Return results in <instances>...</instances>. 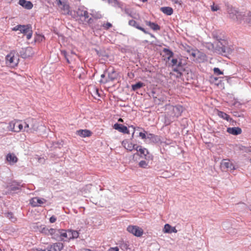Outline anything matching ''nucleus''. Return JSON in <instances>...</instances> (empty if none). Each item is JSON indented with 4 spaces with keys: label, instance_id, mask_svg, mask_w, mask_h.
I'll return each instance as SVG.
<instances>
[{
    "label": "nucleus",
    "instance_id": "f257e3e1",
    "mask_svg": "<svg viewBox=\"0 0 251 251\" xmlns=\"http://www.w3.org/2000/svg\"><path fill=\"white\" fill-rule=\"evenodd\" d=\"M212 45L214 51L227 57L233 51L231 48L228 47L227 41L224 39L217 40Z\"/></svg>",
    "mask_w": 251,
    "mask_h": 251
},
{
    "label": "nucleus",
    "instance_id": "f03ea898",
    "mask_svg": "<svg viewBox=\"0 0 251 251\" xmlns=\"http://www.w3.org/2000/svg\"><path fill=\"white\" fill-rule=\"evenodd\" d=\"M13 31L19 30L21 33L26 36L27 40L30 39L32 35V30L30 25H17L12 28Z\"/></svg>",
    "mask_w": 251,
    "mask_h": 251
},
{
    "label": "nucleus",
    "instance_id": "7ed1b4c3",
    "mask_svg": "<svg viewBox=\"0 0 251 251\" xmlns=\"http://www.w3.org/2000/svg\"><path fill=\"white\" fill-rule=\"evenodd\" d=\"M23 127L24 124L22 121L14 120L8 123L7 129L10 131L19 132L23 130Z\"/></svg>",
    "mask_w": 251,
    "mask_h": 251
},
{
    "label": "nucleus",
    "instance_id": "20e7f679",
    "mask_svg": "<svg viewBox=\"0 0 251 251\" xmlns=\"http://www.w3.org/2000/svg\"><path fill=\"white\" fill-rule=\"evenodd\" d=\"M166 110H168L167 112L168 115L171 117H178L180 116L182 112L183 111V107L181 106H173V105H167L166 107Z\"/></svg>",
    "mask_w": 251,
    "mask_h": 251
},
{
    "label": "nucleus",
    "instance_id": "39448f33",
    "mask_svg": "<svg viewBox=\"0 0 251 251\" xmlns=\"http://www.w3.org/2000/svg\"><path fill=\"white\" fill-rule=\"evenodd\" d=\"M23 124H24L23 129L22 131L23 132L30 133L38 130V124L34 120H31V123L23 122Z\"/></svg>",
    "mask_w": 251,
    "mask_h": 251
},
{
    "label": "nucleus",
    "instance_id": "423d86ee",
    "mask_svg": "<svg viewBox=\"0 0 251 251\" xmlns=\"http://www.w3.org/2000/svg\"><path fill=\"white\" fill-rule=\"evenodd\" d=\"M108 79H104L105 75L102 74L101 75V79L100 82L101 83H106L110 81H113L116 79L118 77V73L113 70V68H109L107 70Z\"/></svg>",
    "mask_w": 251,
    "mask_h": 251
},
{
    "label": "nucleus",
    "instance_id": "0eeeda50",
    "mask_svg": "<svg viewBox=\"0 0 251 251\" xmlns=\"http://www.w3.org/2000/svg\"><path fill=\"white\" fill-rule=\"evenodd\" d=\"M77 15L79 17V19L83 22V24L91 23L92 19L89 18V13L84 8H79L77 11Z\"/></svg>",
    "mask_w": 251,
    "mask_h": 251
},
{
    "label": "nucleus",
    "instance_id": "6e6552de",
    "mask_svg": "<svg viewBox=\"0 0 251 251\" xmlns=\"http://www.w3.org/2000/svg\"><path fill=\"white\" fill-rule=\"evenodd\" d=\"M57 5L62 14L64 15H68L70 13V6L67 3L66 0H56Z\"/></svg>",
    "mask_w": 251,
    "mask_h": 251
},
{
    "label": "nucleus",
    "instance_id": "1a4fd4ad",
    "mask_svg": "<svg viewBox=\"0 0 251 251\" xmlns=\"http://www.w3.org/2000/svg\"><path fill=\"white\" fill-rule=\"evenodd\" d=\"M126 230L136 237H141L143 234V229L136 226L130 225L127 226Z\"/></svg>",
    "mask_w": 251,
    "mask_h": 251
},
{
    "label": "nucleus",
    "instance_id": "9d476101",
    "mask_svg": "<svg viewBox=\"0 0 251 251\" xmlns=\"http://www.w3.org/2000/svg\"><path fill=\"white\" fill-rule=\"evenodd\" d=\"M187 52L189 54V57L194 61H198L197 58L198 57H202L203 58L205 57V55L203 53L200 52L198 50L190 49V48H189V49L187 50Z\"/></svg>",
    "mask_w": 251,
    "mask_h": 251
},
{
    "label": "nucleus",
    "instance_id": "9b49d317",
    "mask_svg": "<svg viewBox=\"0 0 251 251\" xmlns=\"http://www.w3.org/2000/svg\"><path fill=\"white\" fill-rule=\"evenodd\" d=\"M135 150L139 152V155L141 157H144L147 160H152V156L150 154L146 148H142L141 146H137Z\"/></svg>",
    "mask_w": 251,
    "mask_h": 251
},
{
    "label": "nucleus",
    "instance_id": "f8f14e48",
    "mask_svg": "<svg viewBox=\"0 0 251 251\" xmlns=\"http://www.w3.org/2000/svg\"><path fill=\"white\" fill-rule=\"evenodd\" d=\"M173 53L172 51L170 50H169L165 49L163 50V54L162 55V57L164 61L166 63L171 61L172 63H176L177 60L176 59H174L173 58Z\"/></svg>",
    "mask_w": 251,
    "mask_h": 251
},
{
    "label": "nucleus",
    "instance_id": "ddd939ff",
    "mask_svg": "<svg viewBox=\"0 0 251 251\" xmlns=\"http://www.w3.org/2000/svg\"><path fill=\"white\" fill-rule=\"evenodd\" d=\"M6 61L9 63H14L19 61V55L15 50L11 51L5 57Z\"/></svg>",
    "mask_w": 251,
    "mask_h": 251
},
{
    "label": "nucleus",
    "instance_id": "4468645a",
    "mask_svg": "<svg viewBox=\"0 0 251 251\" xmlns=\"http://www.w3.org/2000/svg\"><path fill=\"white\" fill-rule=\"evenodd\" d=\"M221 167L233 171L236 169L234 165L228 159H223L221 163Z\"/></svg>",
    "mask_w": 251,
    "mask_h": 251
},
{
    "label": "nucleus",
    "instance_id": "2eb2a0df",
    "mask_svg": "<svg viewBox=\"0 0 251 251\" xmlns=\"http://www.w3.org/2000/svg\"><path fill=\"white\" fill-rule=\"evenodd\" d=\"M47 201L43 198L34 197L30 200V204L34 207L41 206L46 202Z\"/></svg>",
    "mask_w": 251,
    "mask_h": 251
},
{
    "label": "nucleus",
    "instance_id": "dca6fc26",
    "mask_svg": "<svg viewBox=\"0 0 251 251\" xmlns=\"http://www.w3.org/2000/svg\"><path fill=\"white\" fill-rule=\"evenodd\" d=\"M172 69L177 73L176 76H180L182 72L184 71L181 64H173L171 66Z\"/></svg>",
    "mask_w": 251,
    "mask_h": 251
},
{
    "label": "nucleus",
    "instance_id": "f3484780",
    "mask_svg": "<svg viewBox=\"0 0 251 251\" xmlns=\"http://www.w3.org/2000/svg\"><path fill=\"white\" fill-rule=\"evenodd\" d=\"M122 145L126 150L129 151H132L134 149L135 150L136 146H137L136 145L133 144L127 140H124L122 142Z\"/></svg>",
    "mask_w": 251,
    "mask_h": 251
},
{
    "label": "nucleus",
    "instance_id": "a211bd4d",
    "mask_svg": "<svg viewBox=\"0 0 251 251\" xmlns=\"http://www.w3.org/2000/svg\"><path fill=\"white\" fill-rule=\"evenodd\" d=\"M113 128L115 129H116L118 130L119 131L122 132L123 133H128L129 130L127 129V127L123 126L121 124H119L117 123H116L113 126Z\"/></svg>",
    "mask_w": 251,
    "mask_h": 251
},
{
    "label": "nucleus",
    "instance_id": "6ab92c4d",
    "mask_svg": "<svg viewBox=\"0 0 251 251\" xmlns=\"http://www.w3.org/2000/svg\"><path fill=\"white\" fill-rule=\"evenodd\" d=\"M163 232L164 233H176L177 230L175 227L172 226L170 225L166 224L164 225L163 229Z\"/></svg>",
    "mask_w": 251,
    "mask_h": 251
},
{
    "label": "nucleus",
    "instance_id": "aec40b11",
    "mask_svg": "<svg viewBox=\"0 0 251 251\" xmlns=\"http://www.w3.org/2000/svg\"><path fill=\"white\" fill-rule=\"evenodd\" d=\"M226 131L230 134L238 135L242 133V129L239 127H228Z\"/></svg>",
    "mask_w": 251,
    "mask_h": 251
},
{
    "label": "nucleus",
    "instance_id": "412c9836",
    "mask_svg": "<svg viewBox=\"0 0 251 251\" xmlns=\"http://www.w3.org/2000/svg\"><path fill=\"white\" fill-rule=\"evenodd\" d=\"M21 187L20 183L15 181H12L10 182L7 186L8 189L11 191L19 190Z\"/></svg>",
    "mask_w": 251,
    "mask_h": 251
},
{
    "label": "nucleus",
    "instance_id": "4be33fe9",
    "mask_svg": "<svg viewBox=\"0 0 251 251\" xmlns=\"http://www.w3.org/2000/svg\"><path fill=\"white\" fill-rule=\"evenodd\" d=\"M19 4L27 9H31L33 7L32 2L26 0H19Z\"/></svg>",
    "mask_w": 251,
    "mask_h": 251
},
{
    "label": "nucleus",
    "instance_id": "5701e85b",
    "mask_svg": "<svg viewBox=\"0 0 251 251\" xmlns=\"http://www.w3.org/2000/svg\"><path fill=\"white\" fill-rule=\"evenodd\" d=\"M6 160L10 164H14L16 163L18 161V158L16 156L14 153H8L6 155Z\"/></svg>",
    "mask_w": 251,
    "mask_h": 251
},
{
    "label": "nucleus",
    "instance_id": "b1692460",
    "mask_svg": "<svg viewBox=\"0 0 251 251\" xmlns=\"http://www.w3.org/2000/svg\"><path fill=\"white\" fill-rule=\"evenodd\" d=\"M128 24L130 26L135 27V28L140 30L141 31H143L144 33L148 34V32L144 28L142 27L141 26H140L135 20H129L128 22Z\"/></svg>",
    "mask_w": 251,
    "mask_h": 251
},
{
    "label": "nucleus",
    "instance_id": "393cba45",
    "mask_svg": "<svg viewBox=\"0 0 251 251\" xmlns=\"http://www.w3.org/2000/svg\"><path fill=\"white\" fill-rule=\"evenodd\" d=\"M145 22L147 25L150 26L151 29L154 31L159 30L160 29V26L156 23L148 21H146Z\"/></svg>",
    "mask_w": 251,
    "mask_h": 251
},
{
    "label": "nucleus",
    "instance_id": "a878e982",
    "mask_svg": "<svg viewBox=\"0 0 251 251\" xmlns=\"http://www.w3.org/2000/svg\"><path fill=\"white\" fill-rule=\"evenodd\" d=\"M77 134L82 137H86L91 136V132L87 129L79 130L77 131Z\"/></svg>",
    "mask_w": 251,
    "mask_h": 251
},
{
    "label": "nucleus",
    "instance_id": "bb28decb",
    "mask_svg": "<svg viewBox=\"0 0 251 251\" xmlns=\"http://www.w3.org/2000/svg\"><path fill=\"white\" fill-rule=\"evenodd\" d=\"M146 139H149L151 141L153 142H157L159 139L157 136H156L151 133H147Z\"/></svg>",
    "mask_w": 251,
    "mask_h": 251
},
{
    "label": "nucleus",
    "instance_id": "cd10ccee",
    "mask_svg": "<svg viewBox=\"0 0 251 251\" xmlns=\"http://www.w3.org/2000/svg\"><path fill=\"white\" fill-rule=\"evenodd\" d=\"M161 10L163 13L167 15H171L173 13V10L170 7H162Z\"/></svg>",
    "mask_w": 251,
    "mask_h": 251
},
{
    "label": "nucleus",
    "instance_id": "c85d7f7f",
    "mask_svg": "<svg viewBox=\"0 0 251 251\" xmlns=\"http://www.w3.org/2000/svg\"><path fill=\"white\" fill-rule=\"evenodd\" d=\"M58 235H60V238L61 240H68L67 231L64 230H59L58 231Z\"/></svg>",
    "mask_w": 251,
    "mask_h": 251
},
{
    "label": "nucleus",
    "instance_id": "c756f323",
    "mask_svg": "<svg viewBox=\"0 0 251 251\" xmlns=\"http://www.w3.org/2000/svg\"><path fill=\"white\" fill-rule=\"evenodd\" d=\"M121 249L124 251H131V248L127 243H123L121 245Z\"/></svg>",
    "mask_w": 251,
    "mask_h": 251
},
{
    "label": "nucleus",
    "instance_id": "7c9ffc66",
    "mask_svg": "<svg viewBox=\"0 0 251 251\" xmlns=\"http://www.w3.org/2000/svg\"><path fill=\"white\" fill-rule=\"evenodd\" d=\"M218 115L221 118L225 119L227 121H229V120H231L229 116L227 114L222 111H218Z\"/></svg>",
    "mask_w": 251,
    "mask_h": 251
},
{
    "label": "nucleus",
    "instance_id": "2f4dec72",
    "mask_svg": "<svg viewBox=\"0 0 251 251\" xmlns=\"http://www.w3.org/2000/svg\"><path fill=\"white\" fill-rule=\"evenodd\" d=\"M53 248L55 251H60L63 248V245L61 243H56L53 245Z\"/></svg>",
    "mask_w": 251,
    "mask_h": 251
},
{
    "label": "nucleus",
    "instance_id": "473e14b6",
    "mask_svg": "<svg viewBox=\"0 0 251 251\" xmlns=\"http://www.w3.org/2000/svg\"><path fill=\"white\" fill-rule=\"evenodd\" d=\"M145 85L143 83L141 82H138V83L132 85V89L133 90L135 91L138 90V89L142 87Z\"/></svg>",
    "mask_w": 251,
    "mask_h": 251
},
{
    "label": "nucleus",
    "instance_id": "72a5a7b5",
    "mask_svg": "<svg viewBox=\"0 0 251 251\" xmlns=\"http://www.w3.org/2000/svg\"><path fill=\"white\" fill-rule=\"evenodd\" d=\"M59 230H56L55 229H53V228H50L49 229V235H52L53 236V238H56V235H58V231Z\"/></svg>",
    "mask_w": 251,
    "mask_h": 251
},
{
    "label": "nucleus",
    "instance_id": "f704fd0d",
    "mask_svg": "<svg viewBox=\"0 0 251 251\" xmlns=\"http://www.w3.org/2000/svg\"><path fill=\"white\" fill-rule=\"evenodd\" d=\"M243 20L245 22L251 25V14H249L247 16H244Z\"/></svg>",
    "mask_w": 251,
    "mask_h": 251
},
{
    "label": "nucleus",
    "instance_id": "c9c22d12",
    "mask_svg": "<svg viewBox=\"0 0 251 251\" xmlns=\"http://www.w3.org/2000/svg\"><path fill=\"white\" fill-rule=\"evenodd\" d=\"M39 231L40 232L44 233L46 235H49V228L45 226H41V228Z\"/></svg>",
    "mask_w": 251,
    "mask_h": 251
},
{
    "label": "nucleus",
    "instance_id": "e433bc0d",
    "mask_svg": "<svg viewBox=\"0 0 251 251\" xmlns=\"http://www.w3.org/2000/svg\"><path fill=\"white\" fill-rule=\"evenodd\" d=\"M5 216L7 218H8L9 219L11 220L12 222H14L16 220V219L14 218V217L13 216V214L12 213L8 212V213H5Z\"/></svg>",
    "mask_w": 251,
    "mask_h": 251
},
{
    "label": "nucleus",
    "instance_id": "4c0bfd02",
    "mask_svg": "<svg viewBox=\"0 0 251 251\" xmlns=\"http://www.w3.org/2000/svg\"><path fill=\"white\" fill-rule=\"evenodd\" d=\"M148 162L146 161L142 160L139 163V165L140 167L145 168L147 167Z\"/></svg>",
    "mask_w": 251,
    "mask_h": 251
},
{
    "label": "nucleus",
    "instance_id": "58836bf2",
    "mask_svg": "<svg viewBox=\"0 0 251 251\" xmlns=\"http://www.w3.org/2000/svg\"><path fill=\"white\" fill-rule=\"evenodd\" d=\"M215 74H217V75H223V73L218 68H215L213 70Z\"/></svg>",
    "mask_w": 251,
    "mask_h": 251
},
{
    "label": "nucleus",
    "instance_id": "ea45409f",
    "mask_svg": "<svg viewBox=\"0 0 251 251\" xmlns=\"http://www.w3.org/2000/svg\"><path fill=\"white\" fill-rule=\"evenodd\" d=\"M147 133V132L144 131V132H140L139 135L142 139H146Z\"/></svg>",
    "mask_w": 251,
    "mask_h": 251
},
{
    "label": "nucleus",
    "instance_id": "a19ab883",
    "mask_svg": "<svg viewBox=\"0 0 251 251\" xmlns=\"http://www.w3.org/2000/svg\"><path fill=\"white\" fill-rule=\"evenodd\" d=\"M67 233L68 240L73 239L72 230H70L67 231Z\"/></svg>",
    "mask_w": 251,
    "mask_h": 251
},
{
    "label": "nucleus",
    "instance_id": "79ce46f5",
    "mask_svg": "<svg viewBox=\"0 0 251 251\" xmlns=\"http://www.w3.org/2000/svg\"><path fill=\"white\" fill-rule=\"evenodd\" d=\"M112 26V24H110V23H108V22H107L106 24H104L102 25V26L103 27V28L106 29H109V28L111 27Z\"/></svg>",
    "mask_w": 251,
    "mask_h": 251
},
{
    "label": "nucleus",
    "instance_id": "37998d69",
    "mask_svg": "<svg viewBox=\"0 0 251 251\" xmlns=\"http://www.w3.org/2000/svg\"><path fill=\"white\" fill-rule=\"evenodd\" d=\"M73 239L76 238L79 236V233L75 230H72Z\"/></svg>",
    "mask_w": 251,
    "mask_h": 251
},
{
    "label": "nucleus",
    "instance_id": "c03bdc74",
    "mask_svg": "<svg viewBox=\"0 0 251 251\" xmlns=\"http://www.w3.org/2000/svg\"><path fill=\"white\" fill-rule=\"evenodd\" d=\"M219 7L218 6H215L214 4L211 6V10L213 11H217L218 10H219Z\"/></svg>",
    "mask_w": 251,
    "mask_h": 251
},
{
    "label": "nucleus",
    "instance_id": "a18cd8bd",
    "mask_svg": "<svg viewBox=\"0 0 251 251\" xmlns=\"http://www.w3.org/2000/svg\"><path fill=\"white\" fill-rule=\"evenodd\" d=\"M56 220V218L54 217V216H51L50 218V222L51 223H54Z\"/></svg>",
    "mask_w": 251,
    "mask_h": 251
},
{
    "label": "nucleus",
    "instance_id": "49530a36",
    "mask_svg": "<svg viewBox=\"0 0 251 251\" xmlns=\"http://www.w3.org/2000/svg\"><path fill=\"white\" fill-rule=\"evenodd\" d=\"M172 1L176 4H178L179 5H181L182 1L181 0H172Z\"/></svg>",
    "mask_w": 251,
    "mask_h": 251
},
{
    "label": "nucleus",
    "instance_id": "de8ad7c7",
    "mask_svg": "<svg viewBox=\"0 0 251 251\" xmlns=\"http://www.w3.org/2000/svg\"><path fill=\"white\" fill-rule=\"evenodd\" d=\"M108 251H119V248L118 247L114 248H110Z\"/></svg>",
    "mask_w": 251,
    "mask_h": 251
},
{
    "label": "nucleus",
    "instance_id": "09e8293b",
    "mask_svg": "<svg viewBox=\"0 0 251 251\" xmlns=\"http://www.w3.org/2000/svg\"><path fill=\"white\" fill-rule=\"evenodd\" d=\"M237 15H236V18L238 20H241V15L239 13V12H236Z\"/></svg>",
    "mask_w": 251,
    "mask_h": 251
},
{
    "label": "nucleus",
    "instance_id": "8fccbe9b",
    "mask_svg": "<svg viewBox=\"0 0 251 251\" xmlns=\"http://www.w3.org/2000/svg\"><path fill=\"white\" fill-rule=\"evenodd\" d=\"M142 69L143 72L149 71L150 72H151V71H152V70H151V69H148L147 68H142Z\"/></svg>",
    "mask_w": 251,
    "mask_h": 251
},
{
    "label": "nucleus",
    "instance_id": "3c124183",
    "mask_svg": "<svg viewBox=\"0 0 251 251\" xmlns=\"http://www.w3.org/2000/svg\"><path fill=\"white\" fill-rule=\"evenodd\" d=\"M34 251H45V250H43L42 249H37L34 250Z\"/></svg>",
    "mask_w": 251,
    "mask_h": 251
},
{
    "label": "nucleus",
    "instance_id": "603ef678",
    "mask_svg": "<svg viewBox=\"0 0 251 251\" xmlns=\"http://www.w3.org/2000/svg\"><path fill=\"white\" fill-rule=\"evenodd\" d=\"M118 121L119 122H123V120L121 118H120L119 120H118Z\"/></svg>",
    "mask_w": 251,
    "mask_h": 251
},
{
    "label": "nucleus",
    "instance_id": "864d4df0",
    "mask_svg": "<svg viewBox=\"0 0 251 251\" xmlns=\"http://www.w3.org/2000/svg\"><path fill=\"white\" fill-rule=\"evenodd\" d=\"M84 251H92L89 249H86V250H85Z\"/></svg>",
    "mask_w": 251,
    "mask_h": 251
},
{
    "label": "nucleus",
    "instance_id": "5fc2aeb1",
    "mask_svg": "<svg viewBox=\"0 0 251 251\" xmlns=\"http://www.w3.org/2000/svg\"><path fill=\"white\" fill-rule=\"evenodd\" d=\"M148 0H142V1L145 2H146Z\"/></svg>",
    "mask_w": 251,
    "mask_h": 251
},
{
    "label": "nucleus",
    "instance_id": "6e6d98bb",
    "mask_svg": "<svg viewBox=\"0 0 251 251\" xmlns=\"http://www.w3.org/2000/svg\"><path fill=\"white\" fill-rule=\"evenodd\" d=\"M87 187H88L90 188V187H91V185H89L87 186Z\"/></svg>",
    "mask_w": 251,
    "mask_h": 251
},
{
    "label": "nucleus",
    "instance_id": "4d7b16f0",
    "mask_svg": "<svg viewBox=\"0 0 251 251\" xmlns=\"http://www.w3.org/2000/svg\"><path fill=\"white\" fill-rule=\"evenodd\" d=\"M217 79H218V78H215V80H217Z\"/></svg>",
    "mask_w": 251,
    "mask_h": 251
},
{
    "label": "nucleus",
    "instance_id": "13d9d810",
    "mask_svg": "<svg viewBox=\"0 0 251 251\" xmlns=\"http://www.w3.org/2000/svg\"><path fill=\"white\" fill-rule=\"evenodd\" d=\"M48 251H51L50 250H48Z\"/></svg>",
    "mask_w": 251,
    "mask_h": 251
}]
</instances>
